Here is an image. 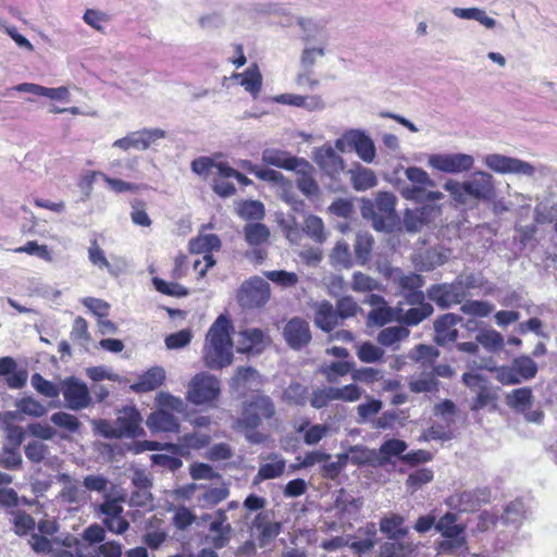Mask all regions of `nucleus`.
Segmentation results:
<instances>
[{"label":"nucleus","instance_id":"1","mask_svg":"<svg viewBox=\"0 0 557 557\" xmlns=\"http://www.w3.org/2000/svg\"><path fill=\"white\" fill-rule=\"evenodd\" d=\"M275 414L276 407L273 399L259 393L243 401L240 417L236 424L248 443L253 445L265 444L270 435L258 429L262 425L263 420H271Z\"/></svg>","mask_w":557,"mask_h":557},{"label":"nucleus","instance_id":"2","mask_svg":"<svg viewBox=\"0 0 557 557\" xmlns=\"http://www.w3.org/2000/svg\"><path fill=\"white\" fill-rule=\"evenodd\" d=\"M232 331V321L225 314H220L211 324L202 348L203 363L208 369L222 370L232 364L234 359Z\"/></svg>","mask_w":557,"mask_h":557},{"label":"nucleus","instance_id":"3","mask_svg":"<svg viewBox=\"0 0 557 557\" xmlns=\"http://www.w3.org/2000/svg\"><path fill=\"white\" fill-rule=\"evenodd\" d=\"M397 197L391 191H379L374 200L362 198L360 212L371 221L376 232L392 234L401 232V218L396 211Z\"/></svg>","mask_w":557,"mask_h":557},{"label":"nucleus","instance_id":"4","mask_svg":"<svg viewBox=\"0 0 557 557\" xmlns=\"http://www.w3.org/2000/svg\"><path fill=\"white\" fill-rule=\"evenodd\" d=\"M457 521L458 515L451 511H447L437 520L436 532L443 537L435 543L438 554L454 555L468 549L467 525Z\"/></svg>","mask_w":557,"mask_h":557},{"label":"nucleus","instance_id":"5","mask_svg":"<svg viewBox=\"0 0 557 557\" xmlns=\"http://www.w3.org/2000/svg\"><path fill=\"white\" fill-rule=\"evenodd\" d=\"M220 394V381L213 374L200 372L189 381L186 399L196 406H200L214 401Z\"/></svg>","mask_w":557,"mask_h":557},{"label":"nucleus","instance_id":"6","mask_svg":"<svg viewBox=\"0 0 557 557\" xmlns=\"http://www.w3.org/2000/svg\"><path fill=\"white\" fill-rule=\"evenodd\" d=\"M483 163L497 174H513L527 177H532L535 174V168L530 162L500 153L484 156Z\"/></svg>","mask_w":557,"mask_h":557},{"label":"nucleus","instance_id":"7","mask_svg":"<svg viewBox=\"0 0 557 557\" xmlns=\"http://www.w3.org/2000/svg\"><path fill=\"white\" fill-rule=\"evenodd\" d=\"M61 393L65 407L72 411H79L92 405V397L87 384L72 375L61 381Z\"/></svg>","mask_w":557,"mask_h":557},{"label":"nucleus","instance_id":"8","mask_svg":"<svg viewBox=\"0 0 557 557\" xmlns=\"http://www.w3.org/2000/svg\"><path fill=\"white\" fill-rule=\"evenodd\" d=\"M492 492L488 487H476L460 493H455L446 499L447 506L459 512H474L482 505L488 504Z\"/></svg>","mask_w":557,"mask_h":557},{"label":"nucleus","instance_id":"9","mask_svg":"<svg viewBox=\"0 0 557 557\" xmlns=\"http://www.w3.org/2000/svg\"><path fill=\"white\" fill-rule=\"evenodd\" d=\"M270 299V285L259 276L246 280L238 290V301L244 308H259Z\"/></svg>","mask_w":557,"mask_h":557},{"label":"nucleus","instance_id":"10","mask_svg":"<svg viewBox=\"0 0 557 557\" xmlns=\"http://www.w3.org/2000/svg\"><path fill=\"white\" fill-rule=\"evenodd\" d=\"M428 164L443 173L459 174L472 170L474 158L462 152L433 153L429 156Z\"/></svg>","mask_w":557,"mask_h":557},{"label":"nucleus","instance_id":"11","mask_svg":"<svg viewBox=\"0 0 557 557\" xmlns=\"http://www.w3.org/2000/svg\"><path fill=\"white\" fill-rule=\"evenodd\" d=\"M283 337L289 348L301 350L312 339L309 323L300 317L292 318L283 329Z\"/></svg>","mask_w":557,"mask_h":557},{"label":"nucleus","instance_id":"12","mask_svg":"<svg viewBox=\"0 0 557 557\" xmlns=\"http://www.w3.org/2000/svg\"><path fill=\"white\" fill-rule=\"evenodd\" d=\"M345 139L348 140V148L367 163L373 162L376 149L373 139L366 131L360 128H350L345 131Z\"/></svg>","mask_w":557,"mask_h":557},{"label":"nucleus","instance_id":"13","mask_svg":"<svg viewBox=\"0 0 557 557\" xmlns=\"http://www.w3.org/2000/svg\"><path fill=\"white\" fill-rule=\"evenodd\" d=\"M227 519L225 509L220 508L213 513V520L209 524L211 535L207 539L214 549L226 547L231 541L233 528Z\"/></svg>","mask_w":557,"mask_h":557},{"label":"nucleus","instance_id":"14","mask_svg":"<svg viewBox=\"0 0 557 557\" xmlns=\"http://www.w3.org/2000/svg\"><path fill=\"white\" fill-rule=\"evenodd\" d=\"M465 190L475 200L488 201L495 196L493 175L485 171H475L473 178L462 182Z\"/></svg>","mask_w":557,"mask_h":557},{"label":"nucleus","instance_id":"15","mask_svg":"<svg viewBox=\"0 0 557 557\" xmlns=\"http://www.w3.org/2000/svg\"><path fill=\"white\" fill-rule=\"evenodd\" d=\"M141 421V414L136 407H124L122 414L115 420L120 438H136L144 435L145 431L140 426Z\"/></svg>","mask_w":557,"mask_h":557},{"label":"nucleus","instance_id":"16","mask_svg":"<svg viewBox=\"0 0 557 557\" xmlns=\"http://www.w3.org/2000/svg\"><path fill=\"white\" fill-rule=\"evenodd\" d=\"M270 511H260L251 522V529L258 532V543L261 548L267 547L282 530L281 522L271 521Z\"/></svg>","mask_w":557,"mask_h":557},{"label":"nucleus","instance_id":"17","mask_svg":"<svg viewBox=\"0 0 557 557\" xmlns=\"http://www.w3.org/2000/svg\"><path fill=\"white\" fill-rule=\"evenodd\" d=\"M313 161L329 176L338 174L344 169L343 158L330 145H324L313 151Z\"/></svg>","mask_w":557,"mask_h":557},{"label":"nucleus","instance_id":"18","mask_svg":"<svg viewBox=\"0 0 557 557\" xmlns=\"http://www.w3.org/2000/svg\"><path fill=\"white\" fill-rule=\"evenodd\" d=\"M262 161L265 164L287 171H294L298 169L299 165H306L305 158L296 157L288 151L274 148H267L262 151Z\"/></svg>","mask_w":557,"mask_h":557},{"label":"nucleus","instance_id":"19","mask_svg":"<svg viewBox=\"0 0 557 557\" xmlns=\"http://www.w3.org/2000/svg\"><path fill=\"white\" fill-rule=\"evenodd\" d=\"M165 381V370L160 366H154L138 376V381L133 383L129 388L136 394H144L157 389Z\"/></svg>","mask_w":557,"mask_h":557},{"label":"nucleus","instance_id":"20","mask_svg":"<svg viewBox=\"0 0 557 557\" xmlns=\"http://www.w3.org/2000/svg\"><path fill=\"white\" fill-rule=\"evenodd\" d=\"M380 531L391 542H404L408 535L409 529L405 527V518L399 513H391L381 518L379 522Z\"/></svg>","mask_w":557,"mask_h":557},{"label":"nucleus","instance_id":"21","mask_svg":"<svg viewBox=\"0 0 557 557\" xmlns=\"http://www.w3.org/2000/svg\"><path fill=\"white\" fill-rule=\"evenodd\" d=\"M306 165H299L298 169L294 170L298 175L296 180V186L301 194L308 198L317 197L320 194V187L314 178L313 165L305 159Z\"/></svg>","mask_w":557,"mask_h":557},{"label":"nucleus","instance_id":"22","mask_svg":"<svg viewBox=\"0 0 557 557\" xmlns=\"http://www.w3.org/2000/svg\"><path fill=\"white\" fill-rule=\"evenodd\" d=\"M147 428L152 432H178L180 422L177 418L163 409L149 414L146 421Z\"/></svg>","mask_w":557,"mask_h":557},{"label":"nucleus","instance_id":"23","mask_svg":"<svg viewBox=\"0 0 557 557\" xmlns=\"http://www.w3.org/2000/svg\"><path fill=\"white\" fill-rule=\"evenodd\" d=\"M463 321V318L457 313L448 312L438 315L433 322L434 343L437 346L446 347V336L456 326Z\"/></svg>","mask_w":557,"mask_h":557},{"label":"nucleus","instance_id":"24","mask_svg":"<svg viewBox=\"0 0 557 557\" xmlns=\"http://www.w3.org/2000/svg\"><path fill=\"white\" fill-rule=\"evenodd\" d=\"M251 385H260V374L252 367H238L231 379L230 388L243 394Z\"/></svg>","mask_w":557,"mask_h":557},{"label":"nucleus","instance_id":"25","mask_svg":"<svg viewBox=\"0 0 557 557\" xmlns=\"http://www.w3.org/2000/svg\"><path fill=\"white\" fill-rule=\"evenodd\" d=\"M407 448L408 444L404 440L394 437L385 440L377 450L380 467L394 463L393 458H398L401 461Z\"/></svg>","mask_w":557,"mask_h":557},{"label":"nucleus","instance_id":"26","mask_svg":"<svg viewBox=\"0 0 557 557\" xmlns=\"http://www.w3.org/2000/svg\"><path fill=\"white\" fill-rule=\"evenodd\" d=\"M314 324L323 332L330 333L338 325V314L333 305L323 300L314 314Z\"/></svg>","mask_w":557,"mask_h":557},{"label":"nucleus","instance_id":"27","mask_svg":"<svg viewBox=\"0 0 557 557\" xmlns=\"http://www.w3.org/2000/svg\"><path fill=\"white\" fill-rule=\"evenodd\" d=\"M243 168L250 174H253L261 181L273 183L275 185L285 187L290 185V182L278 171L273 169H263L252 163L249 160L243 161Z\"/></svg>","mask_w":557,"mask_h":557},{"label":"nucleus","instance_id":"28","mask_svg":"<svg viewBox=\"0 0 557 557\" xmlns=\"http://www.w3.org/2000/svg\"><path fill=\"white\" fill-rule=\"evenodd\" d=\"M350 182L355 190L364 191L377 185V177L373 170L358 164L349 170Z\"/></svg>","mask_w":557,"mask_h":557},{"label":"nucleus","instance_id":"29","mask_svg":"<svg viewBox=\"0 0 557 557\" xmlns=\"http://www.w3.org/2000/svg\"><path fill=\"white\" fill-rule=\"evenodd\" d=\"M234 78H242L240 85L248 91L253 98H257L262 87V75L256 63L248 66L244 73L233 74Z\"/></svg>","mask_w":557,"mask_h":557},{"label":"nucleus","instance_id":"30","mask_svg":"<svg viewBox=\"0 0 557 557\" xmlns=\"http://www.w3.org/2000/svg\"><path fill=\"white\" fill-rule=\"evenodd\" d=\"M269 459L275 460L274 462H268L261 465L257 475L255 476L253 483L257 484L261 481L276 479L284 473L286 461L284 458H280L277 454H271Z\"/></svg>","mask_w":557,"mask_h":557},{"label":"nucleus","instance_id":"31","mask_svg":"<svg viewBox=\"0 0 557 557\" xmlns=\"http://www.w3.org/2000/svg\"><path fill=\"white\" fill-rule=\"evenodd\" d=\"M350 461L356 466L380 467L377 450L364 445L349 447Z\"/></svg>","mask_w":557,"mask_h":557},{"label":"nucleus","instance_id":"32","mask_svg":"<svg viewBox=\"0 0 557 557\" xmlns=\"http://www.w3.org/2000/svg\"><path fill=\"white\" fill-rule=\"evenodd\" d=\"M525 505L522 499H515L506 505L500 517L503 524L519 528L525 518Z\"/></svg>","mask_w":557,"mask_h":557},{"label":"nucleus","instance_id":"33","mask_svg":"<svg viewBox=\"0 0 557 557\" xmlns=\"http://www.w3.org/2000/svg\"><path fill=\"white\" fill-rule=\"evenodd\" d=\"M533 393L529 387H520L513 389L506 397V404L512 408L516 412H524L532 406Z\"/></svg>","mask_w":557,"mask_h":557},{"label":"nucleus","instance_id":"34","mask_svg":"<svg viewBox=\"0 0 557 557\" xmlns=\"http://www.w3.org/2000/svg\"><path fill=\"white\" fill-rule=\"evenodd\" d=\"M374 246V238L369 233H358L356 235L354 251L356 257V262L360 265H364L368 263L371 257V252Z\"/></svg>","mask_w":557,"mask_h":557},{"label":"nucleus","instance_id":"35","mask_svg":"<svg viewBox=\"0 0 557 557\" xmlns=\"http://www.w3.org/2000/svg\"><path fill=\"white\" fill-rule=\"evenodd\" d=\"M355 362L332 361L330 364L321 366L319 373L323 374L329 383H336L339 376L352 373Z\"/></svg>","mask_w":557,"mask_h":557},{"label":"nucleus","instance_id":"36","mask_svg":"<svg viewBox=\"0 0 557 557\" xmlns=\"http://www.w3.org/2000/svg\"><path fill=\"white\" fill-rule=\"evenodd\" d=\"M88 260L99 270L106 269L112 276L119 275V272L108 261L104 250L99 246L96 238L90 239V246L88 247Z\"/></svg>","mask_w":557,"mask_h":557},{"label":"nucleus","instance_id":"37","mask_svg":"<svg viewBox=\"0 0 557 557\" xmlns=\"http://www.w3.org/2000/svg\"><path fill=\"white\" fill-rule=\"evenodd\" d=\"M222 246L221 239L215 234L198 236L189 242V250L193 253H208L219 250Z\"/></svg>","mask_w":557,"mask_h":557},{"label":"nucleus","instance_id":"38","mask_svg":"<svg viewBox=\"0 0 557 557\" xmlns=\"http://www.w3.org/2000/svg\"><path fill=\"white\" fill-rule=\"evenodd\" d=\"M428 298L442 310L450 308L455 302L451 299L447 283L433 284L426 289Z\"/></svg>","mask_w":557,"mask_h":557},{"label":"nucleus","instance_id":"39","mask_svg":"<svg viewBox=\"0 0 557 557\" xmlns=\"http://www.w3.org/2000/svg\"><path fill=\"white\" fill-rule=\"evenodd\" d=\"M475 341L491 352H495L504 346L503 335L494 329L480 330L475 336Z\"/></svg>","mask_w":557,"mask_h":557},{"label":"nucleus","instance_id":"40","mask_svg":"<svg viewBox=\"0 0 557 557\" xmlns=\"http://www.w3.org/2000/svg\"><path fill=\"white\" fill-rule=\"evenodd\" d=\"M476 395L472 399L470 409L471 411H480L484 409L486 406H488L492 403H495L497 400V394L491 386L490 382L482 383V386H480L475 391Z\"/></svg>","mask_w":557,"mask_h":557},{"label":"nucleus","instance_id":"41","mask_svg":"<svg viewBox=\"0 0 557 557\" xmlns=\"http://www.w3.org/2000/svg\"><path fill=\"white\" fill-rule=\"evenodd\" d=\"M14 406L17 410L26 416L34 418L44 417L48 409L41 404L39 400L35 399L33 396L22 397L15 400Z\"/></svg>","mask_w":557,"mask_h":557},{"label":"nucleus","instance_id":"42","mask_svg":"<svg viewBox=\"0 0 557 557\" xmlns=\"http://www.w3.org/2000/svg\"><path fill=\"white\" fill-rule=\"evenodd\" d=\"M245 239L250 246H259L270 237V230L262 223H248L244 227Z\"/></svg>","mask_w":557,"mask_h":557},{"label":"nucleus","instance_id":"43","mask_svg":"<svg viewBox=\"0 0 557 557\" xmlns=\"http://www.w3.org/2000/svg\"><path fill=\"white\" fill-rule=\"evenodd\" d=\"M330 258L331 263L336 268L350 269L354 265L349 246L344 240L336 243L335 247L332 249Z\"/></svg>","mask_w":557,"mask_h":557},{"label":"nucleus","instance_id":"44","mask_svg":"<svg viewBox=\"0 0 557 557\" xmlns=\"http://www.w3.org/2000/svg\"><path fill=\"white\" fill-rule=\"evenodd\" d=\"M297 433L304 434V442L307 445L318 444L329 432V428L325 424H313L307 420L296 429Z\"/></svg>","mask_w":557,"mask_h":557},{"label":"nucleus","instance_id":"45","mask_svg":"<svg viewBox=\"0 0 557 557\" xmlns=\"http://www.w3.org/2000/svg\"><path fill=\"white\" fill-rule=\"evenodd\" d=\"M434 309L431 304H423L421 307L408 309L398 320L407 326H413L421 323L424 319L433 313Z\"/></svg>","mask_w":557,"mask_h":557},{"label":"nucleus","instance_id":"46","mask_svg":"<svg viewBox=\"0 0 557 557\" xmlns=\"http://www.w3.org/2000/svg\"><path fill=\"white\" fill-rule=\"evenodd\" d=\"M413 544L410 542H383L379 547L377 557H404L412 553Z\"/></svg>","mask_w":557,"mask_h":557},{"label":"nucleus","instance_id":"47","mask_svg":"<svg viewBox=\"0 0 557 557\" xmlns=\"http://www.w3.org/2000/svg\"><path fill=\"white\" fill-rule=\"evenodd\" d=\"M238 214L247 221H260L265 215L264 205L260 200H245L238 206Z\"/></svg>","mask_w":557,"mask_h":557},{"label":"nucleus","instance_id":"48","mask_svg":"<svg viewBox=\"0 0 557 557\" xmlns=\"http://www.w3.org/2000/svg\"><path fill=\"white\" fill-rule=\"evenodd\" d=\"M409 330L401 325L388 326L377 334V342L383 346H392L409 336Z\"/></svg>","mask_w":557,"mask_h":557},{"label":"nucleus","instance_id":"49","mask_svg":"<svg viewBox=\"0 0 557 557\" xmlns=\"http://www.w3.org/2000/svg\"><path fill=\"white\" fill-rule=\"evenodd\" d=\"M283 399L290 405L305 406L308 399V387L298 382H292L283 392Z\"/></svg>","mask_w":557,"mask_h":557},{"label":"nucleus","instance_id":"50","mask_svg":"<svg viewBox=\"0 0 557 557\" xmlns=\"http://www.w3.org/2000/svg\"><path fill=\"white\" fill-rule=\"evenodd\" d=\"M30 383L37 393L48 398H57L61 393L58 384L45 379L40 373H34Z\"/></svg>","mask_w":557,"mask_h":557},{"label":"nucleus","instance_id":"51","mask_svg":"<svg viewBox=\"0 0 557 557\" xmlns=\"http://www.w3.org/2000/svg\"><path fill=\"white\" fill-rule=\"evenodd\" d=\"M512 366L520 380L533 379L539 370L536 362L530 356H520L515 358Z\"/></svg>","mask_w":557,"mask_h":557},{"label":"nucleus","instance_id":"52","mask_svg":"<svg viewBox=\"0 0 557 557\" xmlns=\"http://www.w3.org/2000/svg\"><path fill=\"white\" fill-rule=\"evenodd\" d=\"M305 233L315 243L325 240L324 224L320 216L309 214L304 222Z\"/></svg>","mask_w":557,"mask_h":557},{"label":"nucleus","instance_id":"53","mask_svg":"<svg viewBox=\"0 0 557 557\" xmlns=\"http://www.w3.org/2000/svg\"><path fill=\"white\" fill-rule=\"evenodd\" d=\"M50 421L61 428L64 429L71 433H77L82 428V422L79 419L65 411H58L51 414Z\"/></svg>","mask_w":557,"mask_h":557},{"label":"nucleus","instance_id":"54","mask_svg":"<svg viewBox=\"0 0 557 557\" xmlns=\"http://www.w3.org/2000/svg\"><path fill=\"white\" fill-rule=\"evenodd\" d=\"M405 176L409 181V186L435 187L436 183L430 177L426 171L419 166H408L405 169Z\"/></svg>","mask_w":557,"mask_h":557},{"label":"nucleus","instance_id":"55","mask_svg":"<svg viewBox=\"0 0 557 557\" xmlns=\"http://www.w3.org/2000/svg\"><path fill=\"white\" fill-rule=\"evenodd\" d=\"M23 463V458L18 449L4 445L2 447V456L0 457V468L16 471L20 470Z\"/></svg>","mask_w":557,"mask_h":557},{"label":"nucleus","instance_id":"56","mask_svg":"<svg viewBox=\"0 0 557 557\" xmlns=\"http://www.w3.org/2000/svg\"><path fill=\"white\" fill-rule=\"evenodd\" d=\"M152 284L156 290L166 296L186 297L189 295V290L185 286L178 283H169L158 276L152 278Z\"/></svg>","mask_w":557,"mask_h":557},{"label":"nucleus","instance_id":"57","mask_svg":"<svg viewBox=\"0 0 557 557\" xmlns=\"http://www.w3.org/2000/svg\"><path fill=\"white\" fill-rule=\"evenodd\" d=\"M230 494V490L226 486L210 487L198 497V502L201 507H212L226 499Z\"/></svg>","mask_w":557,"mask_h":557},{"label":"nucleus","instance_id":"58","mask_svg":"<svg viewBox=\"0 0 557 557\" xmlns=\"http://www.w3.org/2000/svg\"><path fill=\"white\" fill-rule=\"evenodd\" d=\"M426 188L428 187L409 186V183L406 182L398 184V190L403 198L421 205L428 203L426 195L429 190Z\"/></svg>","mask_w":557,"mask_h":557},{"label":"nucleus","instance_id":"59","mask_svg":"<svg viewBox=\"0 0 557 557\" xmlns=\"http://www.w3.org/2000/svg\"><path fill=\"white\" fill-rule=\"evenodd\" d=\"M416 352V361L420 362L424 369L431 368L441 355V351L437 347L426 344L417 345Z\"/></svg>","mask_w":557,"mask_h":557},{"label":"nucleus","instance_id":"60","mask_svg":"<svg viewBox=\"0 0 557 557\" xmlns=\"http://www.w3.org/2000/svg\"><path fill=\"white\" fill-rule=\"evenodd\" d=\"M460 310L465 314L485 318L492 313L494 306L484 300H467L461 305Z\"/></svg>","mask_w":557,"mask_h":557},{"label":"nucleus","instance_id":"61","mask_svg":"<svg viewBox=\"0 0 557 557\" xmlns=\"http://www.w3.org/2000/svg\"><path fill=\"white\" fill-rule=\"evenodd\" d=\"M440 382L434 375L423 372L422 376L409 382V389L412 393H430L438 389Z\"/></svg>","mask_w":557,"mask_h":557},{"label":"nucleus","instance_id":"62","mask_svg":"<svg viewBox=\"0 0 557 557\" xmlns=\"http://www.w3.org/2000/svg\"><path fill=\"white\" fill-rule=\"evenodd\" d=\"M150 461L153 467H159L163 470L171 472L177 471L182 466L183 461L181 458L173 456L172 454H152Z\"/></svg>","mask_w":557,"mask_h":557},{"label":"nucleus","instance_id":"63","mask_svg":"<svg viewBox=\"0 0 557 557\" xmlns=\"http://www.w3.org/2000/svg\"><path fill=\"white\" fill-rule=\"evenodd\" d=\"M357 356L362 362L374 363L382 360L384 350L371 342H364L358 347Z\"/></svg>","mask_w":557,"mask_h":557},{"label":"nucleus","instance_id":"64","mask_svg":"<svg viewBox=\"0 0 557 557\" xmlns=\"http://www.w3.org/2000/svg\"><path fill=\"white\" fill-rule=\"evenodd\" d=\"M24 453L29 461L40 463L49 454V447L39 441H30L24 446Z\"/></svg>","mask_w":557,"mask_h":557}]
</instances>
